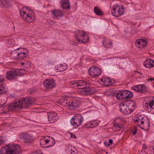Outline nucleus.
Masks as SVG:
<instances>
[{
    "label": "nucleus",
    "mask_w": 154,
    "mask_h": 154,
    "mask_svg": "<svg viewBox=\"0 0 154 154\" xmlns=\"http://www.w3.org/2000/svg\"><path fill=\"white\" fill-rule=\"evenodd\" d=\"M70 135V137L74 138H76V136L75 135V134H71Z\"/></svg>",
    "instance_id": "obj_46"
},
{
    "label": "nucleus",
    "mask_w": 154,
    "mask_h": 154,
    "mask_svg": "<svg viewBox=\"0 0 154 154\" xmlns=\"http://www.w3.org/2000/svg\"><path fill=\"white\" fill-rule=\"evenodd\" d=\"M149 111L151 112L152 114H154V107H152L151 108V109H150L149 110Z\"/></svg>",
    "instance_id": "obj_43"
},
{
    "label": "nucleus",
    "mask_w": 154,
    "mask_h": 154,
    "mask_svg": "<svg viewBox=\"0 0 154 154\" xmlns=\"http://www.w3.org/2000/svg\"><path fill=\"white\" fill-rule=\"evenodd\" d=\"M51 144L50 140L45 139H42L40 140V144L42 147L44 148H48L52 147L54 146L55 143V141L54 139L51 140Z\"/></svg>",
    "instance_id": "obj_11"
},
{
    "label": "nucleus",
    "mask_w": 154,
    "mask_h": 154,
    "mask_svg": "<svg viewBox=\"0 0 154 154\" xmlns=\"http://www.w3.org/2000/svg\"><path fill=\"white\" fill-rule=\"evenodd\" d=\"M106 43V44H108L107 43V42L106 41H103V46H104V47H106V45H105V44H104V43Z\"/></svg>",
    "instance_id": "obj_48"
},
{
    "label": "nucleus",
    "mask_w": 154,
    "mask_h": 154,
    "mask_svg": "<svg viewBox=\"0 0 154 154\" xmlns=\"http://www.w3.org/2000/svg\"><path fill=\"white\" fill-rule=\"evenodd\" d=\"M9 2L7 0H0V7L3 8L6 6H9Z\"/></svg>",
    "instance_id": "obj_32"
},
{
    "label": "nucleus",
    "mask_w": 154,
    "mask_h": 154,
    "mask_svg": "<svg viewBox=\"0 0 154 154\" xmlns=\"http://www.w3.org/2000/svg\"><path fill=\"white\" fill-rule=\"evenodd\" d=\"M90 125H92V128H94L95 127L97 126L98 125V123L96 121H91L90 122Z\"/></svg>",
    "instance_id": "obj_37"
},
{
    "label": "nucleus",
    "mask_w": 154,
    "mask_h": 154,
    "mask_svg": "<svg viewBox=\"0 0 154 154\" xmlns=\"http://www.w3.org/2000/svg\"><path fill=\"white\" fill-rule=\"evenodd\" d=\"M123 99L131 98L133 97V93L129 91L124 90Z\"/></svg>",
    "instance_id": "obj_23"
},
{
    "label": "nucleus",
    "mask_w": 154,
    "mask_h": 154,
    "mask_svg": "<svg viewBox=\"0 0 154 154\" xmlns=\"http://www.w3.org/2000/svg\"><path fill=\"white\" fill-rule=\"evenodd\" d=\"M143 65L146 67L150 68L154 66V60L151 59H147L144 62Z\"/></svg>",
    "instance_id": "obj_18"
},
{
    "label": "nucleus",
    "mask_w": 154,
    "mask_h": 154,
    "mask_svg": "<svg viewBox=\"0 0 154 154\" xmlns=\"http://www.w3.org/2000/svg\"><path fill=\"white\" fill-rule=\"evenodd\" d=\"M147 147V146L146 144H144L143 145V149H145Z\"/></svg>",
    "instance_id": "obj_47"
},
{
    "label": "nucleus",
    "mask_w": 154,
    "mask_h": 154,
    "mask_svg": "<svg viewBox=\"0 0 154 154\" xmlns=\"http://www.w3.org/2000/svg\"><path fill=\"white\" fill-rule=\"evenodd\" d=\"M40 154H42V153H41Z\"/></svg>",
    "instance_id": "obj_57"
},
{
    "label": "nucleus",
    "mask_w": 154,
    "mask_h": 154,
    "mask_svg": "<svg viewBox=\"0 0 154 154\" xmlns=\"http://www.w3.org/2000/svg\"><path fill=\"white\" fill-rule=\"evenodd\" d=\"M5 76L8 80H11L17 76V73L16 70H11L6 73Z\"/></svg>",
    "instance_id": "obj_15"
},
{
    "label": "nucleus",
    "mask_w": 154,
    "mask_h": 154,
    "mask_svg": "<svg viewBox=\"0 0 154 154\" xmlns=\"http://www.w3.org/2000/svg\"><path fill=\"white\" fill-rule=\"evenodd\" d=\"M75 38L78 41L82 43L87 42L89 39L88 36L83 31H79Z\"/></svg>",
    "instance_id": "obj_6"
},
{
    "label": "nucleus",
    "mask_w": 154,
    "mask_h": 154,
    "mask_svg": "<svg viewBox=\"0 0 154 154\" xmlns=\"http://www.w3.org/2000/svg\"><path fill=\"white\" fill-rule=\"evenodd\" d=\"M135 42L137 46L140 48L141 47V46L144 47L147 45L146 42L143 39L137 40Z\"/></svg>",
    "instance_id": "obj_21"
},
{
    "label": "nucleus",
    "mask_w": 154,
    "mask_h": 154,
    "mask_svg": "<svg viewBox=\"0 0 154 154\" xmlns=\"http://www.w3.org/2000/svg\"><path fill=\"white\" fill-rule=\"evenodd\" d=\"M118 8H119V9L118 10L119 12L118 13L119 14L120 16H121L124 14L125 10L123 6H122L121 7H120L118 6Z\"/></svg>",
    "instance_id": "obj_36"
},
{
    "label": "nucleus",
    "mask_w": 154,
    "mask_h": 154,
    "mask_svg": "<svg viewBox=\"0 0 154 154\" xmlns=\"http://www.w3.org/2000/svg\"><path fill=\"white\" fill-rule=\"evenodd\" d=\"M149 81L154 80V78L153 79L152 78H150L149 79Z\"/></svg>",
    "instance_id": "obj_52"
},
{
    "label": "nucleus",
    "mask_w": 154,
    "mask_h": 154,
    "mask_svg": "<svg viewBox=\"0 0 154 154\" xmlns=\"http://www.w3.org/2000/svg\"><path fill=\"white\" fill-rule=\"evenodd\" d=\"M109 44L111 45H112V42H109Z\"/></svg>",
    "instance_id": "obj_53"
},
{
    "label": "nucleus",
    "mask_w": 154,
    "mask_h": 154,
    "mask_svg": "<svg viewBox=\"0 0 154 154\" xmlns=\"http://www.w3.org/2000/svg\"><path fill=\"white\" fill-rule=\"evenodd\" d=\"M94 11L96 15L98 16H101L103 14V13L101 10L98 6H95L94 7Z\"/></svg>",
    "instance_id": "obj_29"
},
{
    "label": "nucleus",
    "mask_w": 154,
    "mask_h": 154,
    "mask_svg": "<svg viewBox=\"0 0 154 154\" xmlns=\"http://www.w3.org/2000/svg\"><path fill=\"white\" fill-rule=\"evenodd\" d=\"M145 119H143L141 120V122H134L141 128L144 130L147 129L149 127V121L147 118H145Z\"/></svg>",
    "instance_id": "obj_10"
},
{
    "label": "nucleus",
    "mask_w": 154,
    "mask_h": 154,
    "mask_svg": "<svg viewBox=\"0 0 154 154\" xmlns=\"http://www.w3.org/2000/svg\"><path fill=\"white\" fill-rule=\"evenodd\" d=\"M83 121V117L80 115L77 114L72 118L70 122L72 126L76 128L80 125Z\"/></svg>",
    "instance_id": "obj_5"
},
{
    "label": "nucleus",
    "mask_w": 154,
    "mask_h": 154,
    "mask_svg": "<svg viewBox=\"0 0 154 154\" xmlns=\"http://www.w3.org/2000/svg\"><path fill=\"white\" fill-rule=\"evenodd\" d=\"M154 104V101L152 100V101L149 102H146L143 105L144 109L146 111H148L152 107V106H153Z\"/></svg>",
    "instance_id": "obj_24"
},
{
    "label": "nucleus",
    "mask_w": 154,
    "mask_h": 154,
    "mask_svg": "<svg viewBox=\"0 0 154 154\" xmlns=\"http://www.w3.org/2000/svg\"><path fill=\"white\" fill-rule=\"evenodd\" d=\"M11 57L15 60H22L28 56L29 51L25 50H20L18 49L14 50L11 52Z\"/></svg>",
    "instance_id": "obj_4"
},
{
    "label": "nucleus",
    "mask_w": 154,
    "mask_h": 154,
    "mask_svg": "<svg viewBox=\"0 0 154 154\" xmlns=\"http://www.w3.org/2000/svg\"><path fill=\"white\" fill-rule=\"evenodd\" d=\"M69 102L67 100V99L66 98H62L60 99L59 100V103L60 104L65 106L68 107V103Z\"/></svg>",
    "instance_id": "obj_26"
},
{
    "label": "nucleus",
    "mask_w": 154,
    "mask_h": 154,
    "mask_svg": "<svg viewBox=\"0 0 154 154\" xmlns=\"http://www.w3.org/2000/svg\"><path fill=\"white\" fill-rule=\"evenodd\" d=\"M104 144L106 146H109L110 145L109 143H106V141L104 142Z\"/></svg>",
    "instance_id": "obj_50"
},
{
    "label": "nucleus",
    "mask_w": 154,
    "mask_h": 154,
    "mask_svg": "<svg viewBox=\"0 0 154 154\" xmlns=\"http://www.w3.org/2000/svg\"><path fill=\"white\" fill-rule=\"evenodd\" d=\"M4 142V140L2 137H0V145L2 144Z\"/></svg>",
    "instance_id": "obj_44"
},
{
    "label": "nucleus",
    "mask_w": 154,
    "mask_h": 154,
    "mask_svg": "<svg viewBox=\"0 0 154 154\" xmlns=\"http://www.w3.org/2000/svg\"><path fill=\"white\" fill-rule=\"evenodd\" d=\"M35 102V99L32 98H23L19 100L18 102H14L9 105L11 109L17 108H27L30 105L33 104Z\"/></svg>",
    "instance_id": "obj_1"
},
{
    "label": "nucleus",
    "mask_w": 154,
    "mask_h": 154,
    "mask_svg": "<svg viewBox=\"0 0 154 154\" xmlns=\"http://www.w3.org/2000/svg\"><path fill=\"white\" fill-rule=\"evenodd\" d=\"M133 89L135 91L140 92L144 93L147 90L146 87L144 85H139L133 87Z\"/></svg>",
    "instance_id": "obj_19"
},
{
    "label": "nucleus",
    "mask_w": 154,
    "mask_h": 154,
    "mask_svg": "<svg viewBox=\"0 0 154 154\" xmlns=\"http://www.w3.org/2000/svg\"><path fill=\"white\" fill-rule=\"evenodd\" d=\"M128 107H129V108H130L131 107H132L133 108H131V109H133L134 110L136 106L135 102L132 100H129L128 101Z\"/></svg>",
    "instance_id": "obj_34"
},
{
    "label": "nucleus",
    "mask_w": 154,
    "mask_h": 154,
    "mask_svg": "<svg viewBox=\"0 0 154 154\" xmlns=\"http://www.w3.org/2000/svg\"><path fill=\"white\" fill-rule=\"evenodd\" d=\"M21 65L24 66L25 68H29L31 66V63L27 60H24L20 62Z\"/></svg>",
    "instance_id": "obj_30"
},
{
    "label": "nucleus",
    "mask_w": 154,
    "mask_h": 154,
    "mask_svg": "<svg viewBox=\"0 0 154 154\" xmlns=\"http://www.w3.org/2000/svg\"><path fill=\"white\" fill-rule=\"evenodd\" d=\"M4 77L2 75H0V82H2L3 81Z\"/></svg>",
    "instance_id": "obj_45"
},
{
    "label": "nucleus",
    "mask_w": 154,
    "mask_h": 154,
    "mask_svg": "<svg viewBox=\"0 0 154 154\" xmlns=\"http://www.w3.org/2000/svg\"><path fill=\"white\" fill-rule=\"evenodd\" d=\"M119 9L118 5H115L113 7V9L111 10L112 14L113 16L116 17L120 16L119 14L118 13V10Z\"/></svg>",
    "instance_id": "obj_25"
},
{
    "label": "nucleus",
    "mask_w": 154,
    "mask_h": 154,
    "mask_svg": "<svg viewBox=\"0 0 154 154\" xmlns=\"http://www.w3.org/2000/svg\"><path fill=\"white\" fill-rule=\"evenodd\" d=\"M7 86L4 85H0V94H6L7 92Z\"/></svg>",
    "instance_id": "obj_31"
},
{
    "label": "nucleus",
    "mask_w": 154,
    "mask_h": 154,
    "mask_svg": "<svg viewBox=\"0 0 154 154\" xmlns=\"http://www.w3.org/2000/svg\"><path fill=\"white\" fill-rule=\"evenodd\" d=\"M89 74L93 77H97L101 73V69L95 66L91 67L89 70Z\"/></svg>",
    "instance_id": "obj_12"
},
{
    "label": "nucleus",
    "mask_w": 154,
    "mask_h": 154,
    "mask_svg": "<svg viewBox=\"0 0 154 154\" xmlns=\"http://www.w3.org/2000/svg\"><path fill=\"white\" fill-rule=\"evenodd\" d=\"M145 117H142L140 116H139L136 119H134V122H138V121L140 122H141V120H142L143 119H145Z\"/></svg>",
    "instance_id": "obj_38"
},
{
    "label": "nucleus",
    "mask_w": 154,
    "mask_h": 154,
    "mask_svg": "<svg viewBox=\"0 0 154 154\" xmlns=\"http://www.w3.org/2000/svg\"><path fill=\"white\" fill-rule=\"evenodd\" d=\"M119 94H120V95H121V97L122 99H123V97L124 96H123V93H124V91H119Z\"/></svg>",
    "instance_id": "obj_42"
},
{
    "label": "nucleus",
    "mask_w": 154,
    "mask_h": 154,
    "mask_svg": "<svg viewBox=\"0 0 154 154\" xmlns=\"http://www.w3.org/2000/svg\"><path fill=\"white\" fill-rule=\"evenodd\" d=\"M73 84L72 87H74L75 88H77L80 89H83L90 85V83L83 80H78Z\"/></svg>",
    "instance_id": "obj_9"
},
{
    "label": "nucleus",
    "mask_w": 154,
    "mask_h": 154,
    "mask_svg": "<svg viewBox=\"0 0 154 154\" xmlns=\"http://www.w3.org/2000/svg\"><path fill=\"white\" fill-rule=\"evenodd\" d=\"M44 85L47 89H51L55 86V82L53 79H47L44 81Z\"/></svg>",
    "instance_id": "obj_14"
},
{
    "label": "nucleus",
    "mask_w": 154,
    "mask_h": 154,
    "mask_svg": "<svg viewBox=\"0 0 154 154\" xmlns=\"http://www.w3.org/2000/svg\"><path fill=\"white\" fill-rule=\"evenodd\" d=\"M96 90L94 88L87 87L79 91L80 94L83 95H90L94 94L96 92Z\"/></svg>",
    "instance_id": "obj_8"
},
{
    "label": "nucleus",
    "mask_w": 154,
    "mask_h": 154,
    "mask_svg": "<svg viewBox=\"0 0 154 154\" xmlns=\"http://www.w3.org/2000/svg\"><path fill=\"white\" fill-rule=\"evenodd\" d=\"M152 148H153V153L154 154V146H153Z\"/></svg>",
    "instance_id": "obj_54"
},
{
    "label": "nucleus",
    "mask_w": 154,
    "mask_h": 154,
    "mask_svg": "<svg viewBox=\"0 0 154 154\" xmlns=\"http://www.w3.org/2000/svg\"><path fill=\"white\" fill-rule=\"evenodd\" d=\"M67 152L70 154H76L77 151L76 150V148L73 146H69L66 149Z\"/></svg>",
    "instance_id": "obj_27"
},
{
    "label": "nucleus",
    "mask_w": 154,
    "mask_h": 154,
    "mask_svg": "<svg viewBox=\"0 0 154 154\" xmlns=\"http://www.w3.org/2000/svg\"><path fill=\"white\" fill-rule=\"evenodd\" d=\"M84 126L86 127V128H92V125H90V122H87L85 124Z\"/></svg>",
    "instance_id": "obj_39"
},
{
    "label": "nucleus",
    "mask_w": 154,
    "mask_h": 154,
    "mask_svg": "<svg viewBox=\"0 0 154 154\" xmlns=\"http://www.w3.org/2000/svg\"><path fill=\"white\" fill-rule=\"evenodd\" d=\"M10 41H8V44H10Z\"/></svg>",
    "instance_id": "obj_56"
},
{
    "label": "nucleus",
    "mask_w": 154,
    "mask_h": 154,
    "mask_svg": "<svg viewBox=\"0 0 154 154\" xmlns=\"http://www.w3.org/2000/svg\"><path fill=\"white\" fill-rule=\"evenodd\" d=\"M113 142V140L112 139L109 140V141L108 143H110V144H112Z\"/></svg>",
    "instance_id": "obj_49"
},
{
    "label": "nucleus",
    "mask_w": 154,
    "mask_h": 154,
    "mask_svg": "<svg viewBox=\"0 0 154 154\" xmlns=\"http://www.w3.org/2000/svg\"><path fill=\"white\" fill-rule=\"evenodd\" d=\"M119 111L125 114L128 115L131 113L133 111V109H131L129 107L125 105L123 103L121 102L119 105Z\"/></svg>",
    "instance_id": "obj_13"
},
{
    "label": "nucleus",
    "mask_w": 154,
    "mask_h": 154,
    "mask_svg": "<svg viewBox=\"0 0 154 154\" xmlns=\"http://www.w3.org/2000/svg\"><path fill=\"white\" fill-rule=\"evenodd\" d=\"M137 133V131L135 130V131H134L133 132V135H134L135 134H136Z\"/></svg>",
    "instance_id": "obj_51"
},
{
    "label": "nucleus",
    "mask_w": 154,
    "mask_h": 154,
    "mask_svg": "<svg viewBox=\"0 0 154 154\" xmlns=\"http://www.w3.org/2000/svg\"><path fill=\"white\" fill-rule=\"evenodd\" d=\"M67 68V67L66 66L62 65L57 67V72H58L63 71L65 69H66Z\"/></svg>",
    "instance_id": "obj_33"
},
{
    "label": "nucleus",
    "mask_w": 154,
    "mask_h": 154,
    "mask_svg": "<svg viewBox=\"0 0 154 154\" xmlns=\"http://www.w3.org/2000/svg\"><path fill=\"white\" fill-rule=\"evenodd\" d=\"M16 70L17 73V75H22L25 73L26 72L25 70L21 69H17Z\"/></svg>",
    "instance_id": "obj_35"
},
{
    "label": "nucleus",
    "mask_w": 154,
    "mask_h": 154,
    "mask_svg": "<svg viewBox=\"0 0 154 154\" xmlns=\"http://www.w3.org/2000/svg\"><path fill=\"white\" fill-rule=\"evenodd\" d=\"M51 13L52 15L55 17L63 16L62 12L59 10H54L51 11Z\"/></svg>",
    "instance_id": "obj_28"
},
{
    "label": "nucleus",
    "mask_w": 154,
    "mask_h": 154,
    "mask_svg": "<svg viewBox=\"0 0 154 154\" xmlns=\"http://www.w3.org/2000/svg\"><path fill=\"white\" fill-rule=\"evenodd\" d=\"M111 82V80L107 78H103L100 80V83L105 86H108L110 85Z\"/></svg>",
    "instance_id": "obj_22"
},
{
    "label": "nucleus",
    "mask_w": 154,
    "mask_h": 154,
    "mask_svg": "<svg viewBox=\"0 0 154 154\" xmlns=\"http://www.w3.org/2000/svg\"><path fill=\"white\" fill-rule=\"evenodd\" d=\"M19 138L23 140L25 143L28 144L32 143L34 140L32 136L26 133L21 134L19 135Z\"/></svg>",
    "instance_id": "obj_7"
},
{
    "label": "nucleus",
    "mask_w": 154,
    "mask_h": 154,
    "mask_svg": "<svg viewBox=\"0 0 154 154\" xmlns=\"http://www.w3.org/2000/svg\"><path fill=\"white\" fill-rule=\"evenodd\" d=\"M114 127L117 129L121 128V125L120 124L116 123L114 124Z\"/></svg>",
    "instance_id": "obj_40"
},
{
    "label": "nucleus",
    "mask_w": 154,
    "mask_h": 154,
    "mask_svg": "<svg viewBox=\"0 0 154 154\" xmlns=\"http://www.w3.org/2000/svg\"><path fill=\"white\" fill-rule=\"evenodd\" d=\"M5 104V103H3V104H1L2 105H4Z\"/></svg>",
    "instance_id": "obj_55"
},
{
    "label": "nucleus",
    "mask_w": 154,
    "mask_h": 154,
    "mask_svg": "<svg viewBox=\"0 0 154 154\" xmlns=\"http://www.w3.org/2000/svg\"><path fill=\"white\" fill-rule=\"evenodd\" d=\"M68 107L71 109L74 110L75 108L79 106V102L76 100H74L69 101L68 103Z\"/></svg>",
    "instance_id": "obj_17"
},
{
    "label": "nucleus",
    "mask_w": 154,
    "mask_h": 154,
    "mask_svg": "<svg viewBox=\"0 0 154 154\" xmlns=\"http://www.w3.org/2000/svg\"><path fill=\"white\" fill-rule=\"evenodd\" d=\"M61 7L63 9H69L70 8L68 0H61L60 2Z\"/></svg>",
    "instance_id": "obj_20"
},
{
    "label": "nucleus",
    "mask_w": 154,
    "mask_h": 154,
    "mask_svg": "<svg viewBox=\"0 0 154 154\" xmlns=\"http://www.w3.org/2000/svg\"><path fill=\"white\" fill-rule=\"evenodd\" d=\"M22 18L28 23H32L35 21V17L33 11L27 7H23L20 11Z\"/></svg>",
    "instance_id": "obj_3"
},
{
    "label": "nucleus",
    "mask_w": 154,
    "mask_h": 154,
    "mask_svg": "<svg viewBox=\"0 0 154 154\" xmlns=\"http://www.w3.org/2000/svg\"><path fill=\"white\" fill-rule=\"evenodd\" d=\"M21 151L20 146L14 144L3 147L0 150V154H19Z\"/></svg>",
    "instance_id": "obj_2"
},
{
    "label": "nucleus",
    "mask_w": 154,
    "mask_h": 154,
    "mask_svg": "<svg viewBox=\"0 0 154 154\" xmlns=\"http://www.w3.org/2000/svg\"><path fill=\"white\" fill-rule=\"evenodd\" d=\"M121 95H120V94H119V91L116 94V97L118 99L120 100V99H122L121 97Z\"/></svg>",
    "instance_id": "obj_41"
},
{
    "label": "nucleus",
    "mask_w": 154,
    "mask_h": 154,
    "mask_svg": "<svg viewBox=\"0 0 154 154\" xmlns=\"http://www.w3.org/2000/svg\"><path fill=\"white\" fill-rule=\"evenodd\" d=\"M49 121L51 123L55 122L58 119L57 114L55 112L48 113Z\"/></svg>",
    "instance_id": "obj_16"
}]
</instances>
